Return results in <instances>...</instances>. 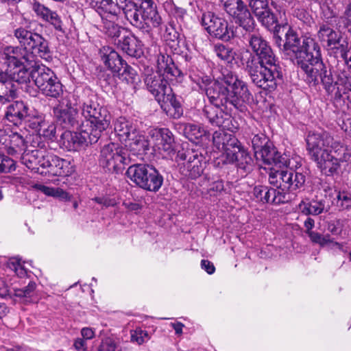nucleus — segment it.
Listing matches in <instances>:
<instances>
[{"instance_id": "obj_1", "label": "nucleus", "mask_w": 351, "mask_h": 351, "mask_svg": "<svg viewBox=\"0 0 351 351\" xmlns=\"http://www.w3.org/2000/svg\"><path fill=\"white\" fill-rule=\"evenodd\" d=\"M273 39L283 57L300 67L306 74V81L311 86L321 84L328 95L341 98L331 69L324 63L319 45L311 37L301 41L297 32L287 23L274 24Z\"/></svg>"}, {"instance_id": "obj_2", "label": "nucleus", "mask_w": 351, "mask_h": 351, "mask_svg": "<svg viewBox=\"0 0 351 351\" xmlns=\"http://www.w3.org/2000/svg\"><path fill=\"white\" fill-rule=\"evenodd\" d=\"M93 0L101 19H118L122 11L129 23L151 37L154 28L160 27L162 19L152 0Z\"/></svg>"}, {"instance_id": "obj_3", "label": "nucleus", "mask_w": 351, "mask_h": 351, "mask_svg": "<svg viewBox=\"0 0 351 351\" xmlns=\"http://www.w3.org/2000/svg\"><path fill=\"white\" fill-rule=\"evenodd\" d=\"M237 86L228 90V102L226 104H211L206 105L203 109V115L213 126L221 128L223 130L233 131L236 127L232 123V117L228 110L232 108L243 112L246 110L245 103L251 98V93L247 84Z\"/></svg>"}, {"instance_id": "obj_4", "label": "nucleus", "mask_w": 351, "mask_h": 351, "mask_svg": "<svg viewBox=\"0 0 351 351\" xmlns=\"http://www.w3.org/2000/svg\"><path fill=\"white\" fill-rule=\"evenodd\" d=\"M190 77L191 80L196 84L199 90H203L210 102V104H226L228 102L230 97L228 90L234 88V85H243L246 84L239 77L231 71H226L222 73V77L217 80H212L207 75H195L194 70L189 69Z\"/></svg>"}, {"instance_id": "obj_5", "label": "nucleus", "mask_w": 351, "mask_h": 351, "mask_svg": "<svg viewBox=\"0 0 351 351\" xmlns=\"http://www.w3.org/2000/svg\"><path fill=\"white\" fill-rule=\"evenodd\" d=\"M245 70L254 85L269 92L276 90L282 80V68L278 59L257 61L256 57L250 54Z\"/></svg>"}, {"instance_id": "obj_6", "label": "nucleus", "mask_w": 351, "mask_h": 351, "mask_svg": "<svg viewBox=\"0 0 351 351\" xmlns=\"http://www.w3.org/2000/svg\"><path fill=\"white\" fill-rule=\"evenodd\" d=\"M145 84L164 111L169 112L173 110L174 112L170 114L175 119L182 115L181 104L177 100L165 75L158 73L147 75L145 78Z\"/></svg>"}, {"instance_id": "obj_7", "label": "nucleus", "mask_w": 351, "mask_h": 351, "mask_svg": "<svg viewBox=\"0 0 351 351\" xmlns=\"http://www.w3.org/2000/svg\"><path fill=\"white\" fill-rule=\"evenodd\" d=\"M306 150L310 157L316 154H321L325 150L345 151L343 144L338 138H335L333 134L324 130L310 131L306 138Z\"/></svg>"}, {"instance_id": "obj_8", "label": "nucleus", "mask_w": 351, "mask_h": 351, "mask_svg": "<svg viewBox=\"0 0 351 351\" xmlns=\"http://www.w3.org/2000/svg\"><path fill=\"white\" fill-rule=\"evenodd\" d=\"M345 151H324L321 154L311 157L317 168L326 176H333L339 173L341 162L351 164V148L343 145Z\"/></svg>"}, {"instance_id": "obj_9", "label": "nucleus", "mask_w": 351, "mask_h": 351, "mask_svg": "<svg viewBox=\"0 0 351 351\" xmlns=\"http://www.w3.org/2000/svg\"><path fill=\"white\" fill-rule=\"evenodd\" d=\"M226 14L239 26L247 32L255 27V21L247 5L243 0H219Z\"/></svg>"}, {"instance_id": "obj_10", "label": "nucleus", "mask_w": 351, "mask_h": 351, "mask_svg": "<svg viewBox=\"0 0 351 351\" xmlns=\"http://www.w3.org/2000/svg\"><path fill=\"white\" fill-rule=\"evenodd\" d=\"M34 56L21 47L8 46L0 54V69L6 73L12 69L32 63Z\"/></svg>"}, {"instance_id": "obj_11", "label": "nucleus", "mask_w": 351, "mask_h": 351, "mask_svg": "<svg viewBox=\"0 0 351 351\" xmlns=\"http://www.w3.org/2000/svg\"><path fill=\"white\" fill-rule=\"evenodd\" d=\"M202 25L213 37L229 41L234 37V27H229L228 21L211 12L204 13L202 16Z\"/></svg>"}, {"instance_id": "obj_12", "label": "nucleus", "mask_w": 351, "mask_h": 351, "mask_svg": "<svg viewBox=\"0 0 351 351\" xmlns=\"http://www.w3.org/2000/svg\"><path fill=\"white\" fill-rule=\"evenodd\" d=\"M126 160L125 149L114 143L105 145L101 149L99 164L109 171L119 169Z\"/></svg>"}, {"instance_id": "obj_13", "label": "nucleus", "mask_w": 351, "mask_h": 351, "mask_svg": "<svg viewBox=\"0 0 351 351\" xmlns=\"http://www.w3.org/2000/svg\"><path fill=\"white\" fill-rule=\"evenodd\" d=\"M53 113L58 123L64 128H77L81 126L78 121V111L71 102L66 99L58 101L53 108Z\"/></svg>"}, {"instance_id": "obj_14", "label": "nucleus", "mask_w": 351, "mask_h": 351, "mask_svg": "<svg viewBox=\"0 0 351 351\" xmlns=\"http://www.w3.org/2000/svg\"><path fill=\"white\" fill-rule=\"evenodd\" d=\"M177 160L186 161L184 163V175L189 178L195 180L199 178L204 171V156L197 151L188 149L179 151L177 154Z\"/></svg>"}, {"instance_id": "obj_15", "label": "nucleus", "mask_w": 351, "mask_h": 351, "mask_svg": "<svg viewBox=\"0 0 351 351\" xmlns=\"http://www.w3.org/2000/svg\"><path fill=\"white\" fill-rule=\"evenodd\" d=\"M43 164L40 175L53 176H69L74 172V165L70 160L60 158L57 156L47 154Z\"/></svg>"}, {"instance_id": "obj_16", "label": "nucleus", "mask_w": 351, "mask_h": 351, "mask_svg": "<svg viewBox=\"0 0 351 351\" xmlns=\"http://www.w3.org/2000/svg\"><path fill=\"white\" fill-rule=\"evenodd\" d=\"M80 128V132H73L68 130L63 132L59 140L60 146L67 151H75L83 145L90 144V135L88 130L84 129V125Z\"/></svg>"}, {"instance_id": "obj_17", "label": "nucleus", "mask_w": 351, "mask_h": 351, "mask_svg": "<svg viewBox=\"0 0 351 351\" xmlns=\"http://www.w3.org/2000/svg\"><path fill=\"white\" fill-rule=\"evenodd\" d=\"M248 5L258 21L267 29L278 23L274 13L269 7L268 0H248Z\"/></svg>"}, {"instance_id": "obj_18", "label": "nucleus", "mask_w": 351, "mask_h": 351, "mask_svg": "<svg viewBox=\"0 0 351 351\" xmlns=\"http://www.w3.org/2000/svg\"><path fill=\"white\" fill-rule=\"evenodd\" d=\"M111 116L106 108H99V112L88 123V132L90 135V144L95 143L101 137V133L110 125Z\"/></svg>"}, {"instance_id": "obj_19", "label": "nucleus", "mask_w": 351, "mask_h": 351, "mask_svg": "<svg viewBox=\"0 0 351 351\" xmlns=\"http://www.w3.org/2000/svg\"><path fill=\"white\" fill-rule=\"evenodd\" d=\"M152 138L154 146L165 156H170L175 152L174 138L172 132L167 128L154 130L152 132Z\"/></svg>"}, {"instance_id": "obj_20", "label": "nucleus", "mask_w": 351, "mask_h": 351, "mask_svg": "<svg viewBox=\"0 0 351 351\" xmlns=\"http://www.w3.org/2000/svg\"><path fill=\"white\" fill-rule=\"evenodd\" d=\"M255 157L257 160H262L264 164L273 165L276 168L289 165L287 156L278 152L271 143L261 150L255 152Z\"/></svg>"}, {"instance_id": "obj_21", "label": "nucleus", "mask_w": 351, "mask_h": 351, "mask_svg": "<svg viewBox=\"0 0 351 351\" xmlns=\"http://www.w3.org/2000/svg\"><path fill=\"white\" fill-rule=\"evenodd\" d=\"M248 43L250 47L257 56V61L278 59L267 41L260 34H250Z\"/></svg>"}, {"instance_id": "obj_22", "label": "nucleus", "mask_w": 351, "mask_h": 351, "mask_svg": "<svg viewBox=\"0 0 351 351\" xmlns=\"http://www.w3.org/2000/svg\"><path fill=\"white\" fill-rule=\"evenodd\" d=\"M25 140L17 132L0 137V149H4L10 155L21 154L25 151Z\"/></svg>"}, {"instance_id": "obj_23", "label": "nucleus", "mask_w": 351, "mask_h": 351, "mask_svg": "<svg viewBox=\"0 0 351 351\" xmlns=\"http://www.w3.org/2000/svg\"><path fill=\"white\" fill-rule=\"evenodd\" d=\"M47 154L46 152L42 149L25 150L22 154L21 161L28 169L40 174L43 169L42 163H44Z\"/></svg>"}, {"instance_id": "obj_24", "label": "nucleus", "mask_w": 351, "mask_h": 351, "mask_svg": "<svg viewBox=\"0 0 351 351\" xmlns=\"http://www.w3.org/2000/svg\"><path fill=\"white\" fill-rule=\"evenodd\" d=\"M213 142L217 149L223 152L226 156L229 152H231L240 144L232 134L227 133L223 130L216 131L213 133Z\"/></svg>"}, {"instance_id": "obj_25", "label": "nucleus", "mask_w": 351, "mask_h": 351, "mask_svg": "<svg viewBox=\"0 0 351 351\" xmlns=\"http://www.w3.org/2000/svg\"><path fill=\"white\" fill-rule=\"evenodd\" d=\"M31 4L32 10L36 12L38 16L50 23L56 30L64 32L62 21L56 12L51 10L36 0H33Z\"/></svg>"}, {"instance_id": "obj_26", "label": "nucleus", "mask_w": 351, "mask_h": 351, "mask_svg": "<svg viewBox=\"0 0 351 351\" xmlns=\"http://www.w3.org/2000/svg\"><path fill=\"white\" fill-rule=\"evenodd\" d=\"M119 47L127 55L138 58L143 55L142 42L133 35L124 36L117 43Z\"/></svg>"}, {"instance_id": "obj_27", "label": "nucleus", "mask_w": 351, "mask_h": 351, "mask_svg": "<svg viewBox=\"0 0 351 351\" xmlns=\"http://www.w3.org/2000/svg\"><path fill=\"white\" fill-rule=\"evenodd\" d=\"M101 57L105 65L113 73L121 71L125 61L112 47H103L100 50Z\"/></svg>"}, {"instance_id": "obj_28", "label": "nucleus", "mask_w": 351, "mask_h": 351, "mask_svg": "<svg viewBox=\"0 0 351 351\" xmlns=\"http://www.w3.org/2000/svg\"><path fill=\"white\" fill-rule=\"evenodd\" d=\"M57 78L54 72L48 67L38 66L32 71V79L40 91L53 82L54 79Z\"/></svg>"}, {"instance_id": "obj_29", "label": "nucleus", "mask_w": 351, "mask_h": 351, "mask_svg": "<svg viewBox=\"0 0 351 351\" xmlns=\"http://www.w3.org/2000/svg\"><path fill=\"white\" fill-rule=\"evenodd\" d=\"M226 159L230 163H234L241 169L247 171L252 163L250 154L241 145L228 154Z\"/></svg>"}, {"instance_id": "obj_30", "label": "nucleus", "mask_w": 351, "mask_h": 351, "mask_svg": "<svg viewBox=\"0 0 351 351\" xmlns=\"http://www.w3.org/2000/svg\"><path fill=\"white\" fill-rule=\"evenodd\" d=\"M27 51L32 55L36 54L47 61L51 60V52L48 41L38 33H36L29 47H28Z\"/></svg>"}, {"instance_id": "obj_31", "label": "nucleus", "mask_w": 351, "mask_h": 351, "mask_svg": "<svg viewBox=\"0 0 351 351\" xmlns=\"http://www.w3.org/2000/svg\"><path fill=\"white\" fill-rule=\"evenodd\" d=\"M157 69L158 73L167 77H177L181 75V71L176 66L172 58L166 53H160L157 57Z\"/></svg>"}, {"instance_id": "obj_32", "label": "nucleus", "mask_w": 351, "mask_h": 351, "mask_svg": "<svg viewBox=\"0 0 351 351\" xmlns=\"http://www.w3.org/2000/svg\"><path fill=\"white\" fill-rule=\"evenodd\" d=\"M27 115L28 107L22 101H16L10 104L5 112L6 119L14 125L21 124Z\"/></svg>"}, {"instance_id": "obj_33", "label": "nucleus", "mask_w": 351, "mask_h": 351, "mask_svg": "<svg viewBox=\"0 0 351 351\" xmlns=\"http://www.w3.org/2000/svg\"><path fill=\"white\" fill-rule=\"evenodd\" d=\"M317 37L322 45L328 49L332 45L338 44L341 35L328 24H321L317 33Z\"/></svg>"}, {"instance_id": "obj_34", "label": "nucleus", "mask_w": 351, "mask_h": 351, "mask_svg": "<svg viewBox=\"0 0 351 351\" xmlns=\"http://www.w3.org/2000/svg\"><path fill=\"white\" fill-rule=\"evenodd\" d=\"M18 86L5 73V76L0 80V103L7 104L17 97Z\"/></svg>"}, {"instance_id": "obj_35", "label": "nucleus", "mask_w": 351, "mask_h": 351, "mask_svg": "<svg viewBox=\"0 0 351 351\" xmlns=\"http://www.w3.org/2000/svg\"><path fill=\"white\" fill-rule=\"evenodd\" d=\"M114 130L121 142L128 143L132 133H134L137 128L132 121L125 117H119L114 123Z\"/></svg>"}, {"instance_id": "obj_36", "label": "nucleus", "mask_w": 351, "mask_h": 351, "mask_svg": "<svg viewBox=\"0 0 351 351\" xmlns=\"http://www.w3.org/2000/svg\"><path fill=\"white\" fill-rule=\"evenodd\" d=\"M149 165L145 164H135L128 167L126 176L138 186L143 189L144 182L146 180Z\"/></svg>"}, {"instance_id": "obj_37", "label": "nucleus", "mask_w": 351, "mask_h": 351, "mask_svg": "<svg viewBox=\"0 0 351 351\" xmlns=\"http://www.w3.org/2000/svg\"><path fill=\"white\" fill-rule=\"evenodd\" d=\"M283 178L281 180V189L282 191L289 190V191H295L298 189L302 187L306 181L305 175H295L296 180H295V184H293V182H291L293 173L291 169H287V167H285Z\"/></svg>"}, {"instance_id": "obj_38", "label": "nucleus", "mask_w": 351, "mask_h": 351, "mask_svg": "<svg viewBox=\"0 0 351 351\" xmlns=\"http://www.w3.org/2000/svg\"><path fill=\"white\" fill-rule=\"evenodd\" d=\"M184 133L191 141H204L209 138V133L200 125L187 123L184 125Z\"/></svg>"}, {"instance_id": "obj_39", "label": "nucleus", "mask_w": 351, "mask_h": 351, "mask_svg": "<svg viewBox=\"0 0 351 351\" xmlns=\"http://www.w3.org/2000/svg\"><path fill=\"white\" fill-rule=\"evenodd\" d=\"M146 178L143 189L156 192L160 189L163 183V177L152 166L149 165Z\"/></svg>"}, {"instance_id": "obj_40", "label": "nucleus", "mask_w": 351, "mask_h": 351, "mask_svg": "<svg viewBox=\"0 0 351 351\" xmlns=\"http://www.w3.org/2000/svg\"><path fill=\"white\" fill-rule=\"evenodd\" d=\"M30 66H34L32 63L27 64V65L19 66L17 69H12L10 72H8V75L16 84H24L26 82H30L32 78V71L29 73L28 69Z\"/></svg>"}, {"instance_id": "obj_41", "label": "nucleus", "mask_w": 351, "mask_h": 351, "mask_svg": "<svg viewBox=\"0 0 351 351\" xmlns=\"http://www.w3.org/2000/svg\"><path fill=\"white\" fill-rule=\"evenodd\" d=\"M300 211L306 215H317L325 209V203L323 200L312 199L311 202L302 201L299 206Z\"/></svg>"}, {"instance_id": "obj_42", "label": "nucleus", "mask_w": 351, "mask_h": 351, "mask_svg": "<svg viewBox=\"0 0 351 351\" xmlns=\"http://www.w3.org/2000/svg\"><path fill=\"white\" fill-rule=\"evenodd\" d=\"M101 31L112 38H119L122 31V27L116 23L118 19H112L111 18L101 19Z\"/></svg>"}, {"instance_id": "obj_43", "label": "nucleus", "mask_w": 351, "mask_h": 351, "mask_svg": "<svg viewBox=\"0 0 351 351\" xmlns=\"http://www.w3.org/2000/svg\"><path fill=\"white\" fill-rule=\"evenodd\" d=\"M125 143V146H128L134 152H144L147 147L145 136L138 130L134 133H132V136L128 139V143Z\"/></svg>"}, {"instance_id": "obj_44", "label": "nucleus", "mask_w": 351, "mask_h": 351, "mask_svg": "<svg viewBox=\"0 0 351 351\" xmlns=\"http://www.w3.org/2000/svg\"><path fill=\"white\" fill-rule=\"evenodd\" d=\"M331 53H334L337 57L341 58L347 64V62L350 58L351 54V47L349 46V44L347 41L343 40L341 38L339 40L338 44L332 45L328 49Z\"/></svg>"}, {"instance_id": "obj_45", "label": "nucleus", "mask_w": 351, "mask_h": 351, "mask_svg": "<svg viewBox=\"0 0 351 351\" xmlns=\"http://www.w3.org/2000/svg\"><path fill=\"white\" fill-rule=\"evenodd\" d=\"M36 287V283L33 281H30L26 287L22 289H14L13 295L19 298L21 302L29 303L32 301V297L34 295Z\"/></svg>"}, {"instance_id": "obj_46", "label": "nucleus", "mask_w": 351, "mask_h": 351, "mask_svg": "<svg viewBox=\"0 0 351 351\" xmlns=\"http://www.w3.org/2000/svg\"><path fill=\"white\" fill-rule=\"evenodd\" d=\"M14 34L21 47L27 50L36 33L20 27L14 30Z\"/></svg>"}, {"instance_id": "obj_47", "label": "nucleus", "mask_w": 351, "mask_h": 351, "mask_svg": "<svg viewBox=\"0 0 351 351\" xmlns=\"http://www.w3.org/2000/svg\"><path fill=\"white\" fill-rule=\"evenodd\" d=\"M103 108L104 107L99 106L97 101L89 99L83 103L82 106V114L86 121L88 122L90 119L99 112V108Z\"/></svg>"}, {"instance_id": "obj_48", "label": "nucleus", "mask_w": 351, "mask_h": 351, "mask_svg": "<svg viewBox=\"0 0 351 351\" xmlns=\"http://www.w3.org/2000/svg\"><path fill=\"white\" fill-rule=\"evenodd\" d=\"M32 127L39 132H42L43 135L49 139H52L56 136V129L54 125L51 124L46 128V123L43 121L42 119H38L36 122L32 123Z\"/></svg>"}, {"instance_id": "obj_49", "label": "nucleus", "mask_w": 351, "mask_h": 351, "mask_svg": "<svg viewBox=\"0 0 351 351\" xmlns=\"http://www.w3.org/2000/svg\"><path fill=\"white\" fill-rule=\"evenodd\" d=\"M214 51L217 57L227 62H231L234 58L235 52L232 49L223 44L215 45Z\"/></svg>"}, {"instance_id": "obj_50", "label": "nucleus", "mask_w": 351, "mask_h": 351, "mask_svg": "<svg viewBox=\"0 0 351 351\" xmlns=\"http://www.w3.org/2000/svg\"><path fill=\"white\" fill-rule=\"evenodd\" d=\"M41 93L46 97L58 98L63 94V86L58 78L54 79Z\"/></svg>"}, {"instance_id": "obj_51", "label": "nucleus", "mask_w": 351, "mask_h": 351, "mask_svg": "<svg viewBox=\"0 0 351 351\" xmlns=\"http://www.w3.org/2000/svg\"><path fill=\"white\" fill-rule=\"evenodd\" d=\"M116 73H117L120 80L125 81L127 84L134 83L136 77V71L126 62L123 65L122 71Z\"/></svg>"}, {"instance_id": "obj_52", "label": "nucleus", "mask_w": 351, "mask_h": 351, "mask_svg": "<svg viewBox=\"0 0 351 351\" xmlns=\"http://www.w3.org/2000/svg\"><path fill=\"white\" fill-rule=\"evenodd\" d=\"M286 201L285 194L273 188L267 186L266 192V203H274L278 204Z\"/></svg>"}, {"instance_id": "obj_53", "label": "nucleus", "mask_w": 351, "mask_h": 351, "mask_svg": "<svg viewBox=\"0 0 351 351\" xmlns=\"http://www.w3.org/2000/svg\"><path fill=\"white\" fill-rule=\"evenodd\" d=\"M308 237H310L312 242L317 243L322 246H324L329 243H333L332 239H330V235H322L316 232H309ZM334 245L338 248H341V245L339 243L334 242Z\"/></svg>"}, {"instance_id": "obj_54", "label": "nucleus", "mask_w": 351, "mask_h": 351, "mask_svg": "<svg viewBox=\"0 0 351 351\" xmlns=\"http://www.w3.org/2000/svg\"><path fill=\"white\" fill-rule=\"evenodd\" d=\"M284 167L279 168V169L275 167L271 169L269 173V182L278 189L281 188V180H282Z\"/></svg>"}, {"instance_id": "obj_55", "label": "nucleus", "mask_w": 351, "mask_h": 351, "mask_svg": "<svg viewBox=\"0 0 351 351\" xmlns=\"http://www.w3.org/2000/svg\"><path fill=\"white\" fill-rule=\"evenodd\" d=\"M148 332L146 330L137 328L131 331V341L136 342L138 345H141L149 339Z\"/></svg>"}, {"instance_id": "obj_56", "label": "nucleus", "mask_w": 351, "mask_h": 351, "mask_svg": "<svg viewBox=\"0 0 351 351\" xmlns=\"http://www.w3.org/2000/svg\"><path fill=\"white\" fill-rule=\"evenodd\" d=\"M337 204L342 209L351 207V194L348 191H338L337 195Z\"/></svg>"}, {"instance_id": "obj_57", "label": "nucleus", "mask_w": 351, "mask_h": 351, "mask_svg": "<svg viewBox=\"0 0 351 351\" xmlns=\"http://www.w3.org/2000/svg\"><path fill=\"white\" fill-rule=\"evenodd\" d=\"M269 143V140L263 134H256L252 139V147L254 152L264 148Z\"/></svg>"}, {"instance_id": "obj_58", "label": "nucleus", "mask_w": 351, "mask_h": 351, "mask_svg": "<svg viewBox=\"0 0 351 351\" xmlns=\"http://www.w3.org/2000/svg\"><path fill=\"white\" fill-rule=\"evenodd\" d=\"M339 23L351 34V2L346 6L342 16L339 18Z\"/></svg>"}, {"instance_id": "obj_59", "label": "nucleus", "mask_w": 351, "mask_h": 351, "mask_svg": "<svg viewBox=\"0 0 351 351\" xmlns=\"http://www.w3.org/2000/svg\"><path fill=\"white\" fill-rule=\"evenodd\" d=\"M0 172H10L15 169L14 161L4 155L0 156Z\"/></svg>"}, {"instance_id": "obj_60", "label": "nucleus", "mask_w": 351, "mask_h": 351, "mask_svg": "<svg viewBox=\"0 0 351 351\" xmlns=\"http://www.w3.org/2000/svg\"><path fill=\"white\" fill-rule=\"evenodd\" d=\"M164 37L167 41L177 42L180 37V34L176 29L175 26L169 23L166 27L165 33Z\"/></svg>"}, {"instance_id": "obj_61", "label": "nucleus", "mask_w": 351, "mask_h": 351, "mask_svg": "<svg viewBox=\"0 0 351 351\" xmlns=\"http://www.w3.org/2000/svg\"><path fill=\"white\" fill-rule=\"evenodd\" d=\"M117 345L111 338H106L102 340L98 351H116Z\"/></svg>"}, {"instance_id": "obj_62", "label": "nucleus", "mask_w": 351, "mask_h": 351, "mask_svg": "<svg viewBox=\"0 0 351 351\" xmlns=\"http://www.w3.org/2000/svg\"><path fill=\"white\" fill-rule=\"evenodd\" d=\"M9 267L14 271V273L19 277L22 278L26 276L27 271L21 264L18 261H11L9 263Z\"/></svg>"}, {"instance_id": "obj_63", "label": "nucleus", "mask_w": 351, "mask_h": 351, "mask_svg": "<svg viewBox=\"0 0 351 351\" xmlns=\"http://www.w3.org/2000/svg\"><path fill=\"white\" fill-rule=\"evenodd\" d=\"M224 186L223 183L221 180H217L214 182L210 186L209 189H208V192L211 196H215L217 195V193H220L223 190Z\"/></svg>"}, {"instance_id": "obj_64", "label": "nucleus", "mask_w": 351, "mask_h": 351, "mask_svg": "<svg viewBox=\"0 0 351 351\" xmlns=\"http://www.w3.org/2000/svg\"><path fill=\"white\" fill-rule=\"evenodd\" d=\"M267 189L266 186H256L254 189V195L258 200L265 202Z\"/></svg>"}]
</instances>
